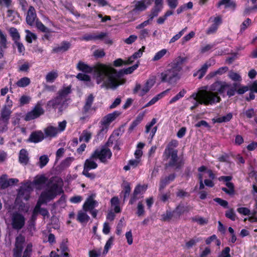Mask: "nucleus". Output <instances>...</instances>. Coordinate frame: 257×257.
I'll return each instance as SVG.
<instances>
[{"instance_id":"61","label":"nucleus","mask_w":257,"mask_h":257,"mask_svg":"<svg viewBox=\"0 0 257 257\" xmlns=\"http://www.w3.org/2000/svg\"><path fill=\"white\" fill-rule=\"evenodd\" d=\"M226 216L232 220H235L236 219V215L232 209H230L225 213Z\"/></svg>"},{"instance_id":"17","label":"nucleus","mask_w":257,"mask_h":257,"mask_svg":"<svg viewBox=\"0 0 257 257\" xmlns=\"http://www.w3.org/2000/svg\"><path fill=\"white\" fill-rule=\"evenodd\" d=\"M153 0H141L136 2L135 4V8L133 10L135 12H141L145 10L151 5Z\"/></svg>"},{"instance_id":"39","label":"nucleus","mask_w":257,"mask_h":257,"mask_svg":"<svg viewBox=\"0 0 257 257\" xmlns=\"http://www.w3.org/2000/svg\"><path fill=\"white\" fill-rule=\"evenodd\" d=\"M211 65V63L210 62H206L198 70L197 73L199 74V78L200 79L201 78L205 75L207 70Z\"/></svg>"},{"instance_id":"13","label":"nucleus","mask_w":257,"mask_h":257,"mask_svg":"<svg viewBox=\"0 0 257 257\" xmlns=\"http://www.w3.org/2000/svg\"><path fill=\"white\" fill-rule=\"evenodd\" d=\"M25 241V237L22 235H20L17 237L15 242V247L14 249V257H21Z\"/></svg>"},{"instance_id":"58","label":"nucleus","mask_w":257,"mask_h":257,"mask_svg":"<svg viewBox=\"0 0 257 257\" xmlns=\"http://www.w3.org/2000/svg\"><path fill=\"white\" fill-rule=\"evenodd\" d=\"M31 98L30 96L27 95H23L20 98V103L21 105L28 104L30 101Z\"/></svg>"},{"instance_id":"63","label":"nucleus","mask_w":257,"mask_h":257,"mask_svg":"<svg viewBox=\"0 0 257 257\" xmlns=\"http://www.w3.org/2000/svg\"><path fill=\"white\" fill-rule=\"evenodd\" d=\"M200 241V239L198 238H194L188 241H187L186 243V246L188 248H190L192 247L193 245H194L197 242H199Z\"/></svg>"},{"instance_id":"7","label":"nucleus","mask_w":257,"mask_h":257,"mask_svg":"<svg viewBox=\"0 0 257 257\" xmlns=\"http://www.w3.org/2000/svg\"><path fill=\"white\" fill-rule=\"evenodd\" d=\"M118 111H114L104 116L100 121V130L99 134L106 133L110 126V123L113 121L120 114Z\"/></svg>"},{"instance_id":"45","label":"nucleus","mask_w":257,"mask_h":257,"mask_svg":"<svg viewBox=\"0 0 257 257\" xmlns=\"http://www.w3.org/2000/svg\"><path fill=\"white\" fill-rule=\"evenodd\" d=\"M178 143L176 140L171 141L168 145L167 148H166V153H168L170 152V151H176L174 149V148L178 146Z\"/></svg>"},{"instance_id":"8","label":"nucleus","mask_w":257,"mask_h":257,"mask_svg":"<svg viewBox=\"0 0 257 257\" xmlns=\"http://www.w3.org/2000/svg\"><path fill=\"white\" fill-rule=\"evenodd\" d=\"M94 97L92 95H89L86 100L85 105L82 110V116L80 119L82 121L88 119L91 115V106L93 102Z\"/></svg>"},{"instance_id":"25","label":"nucleus","mask_w":257,"mask_h":257,"mask_svg":"<svg viewBox=\"0 0 257 257\" xmlns=\"http://www.w3.org/2000/svg\"><path fill=\"white\" fill-rule=\"evenodd\" d=\"M44 132L45 133V137L46 138H54L59 134L57 127L51 125L46 127L44 130Z\"/></svg>"},{"instance_id":"10","label":"nucleus","mask_w":257,"mask_h":257,"mask_svg":"<svg viewBox=\"0 0 257 257\" xmlns=\"http://www.w3.org/2000/svg\"><path fill=\"white\" fill-rule=\"evenodd\" d=\"M93 154H96L95 156L102 163L106 162L112 156L110 150L107 148H103L100 150L97 149Z\"/></svg>"},{"instance_id":"3","label":"nucleus","mask_w":257,"mask_h":257,"mask_svg":"<svg viewBox=\"0 0 257 257\" xmlns=\"http://www.w3.org/2000/svg\"><path fill=\"white\" fill-rule=\"evenodd\" d=\"M61 182L58 183L51 182L44 191L37 202V204L34 210V215L39 212L44 216L48 215V212L45 209L40 208L41 205L53 199L57 195L62 192Z\"/></svg>"},{"instance_id":"40","label":"nucleus","mask_w":257,"mask_h":257,"mask_svg":"<svg viewBox=\"0 0 257 257\" xmlns=\"http://www.w3.org/2000/svg\"><path fill=\"white\" fill-rule=\"evenodd\" d=\"M26 40L29 43H32L33 41L37 39V35L28 30H26Z\"/></svg>"},{"instance_id":"53","label":"nucleus","mask_w":257,"mask_h":257,"mask_svg":"<svg viewBox=\"0 0 257 257\" xmlns=\"http://www.w3.org/2000/svg\"><path fill=\"white\" fill-rule=\"evenodd\" d=\"M101 254V248H95L89 251V257H99Z\"/></svg>"},{"instance_id":"52","label":"nucleus","mask_w":257,"mask_h":257,"mask_svg":"<svg viewBox=\"0 0 257 257\" xmlns=\"http://www.w3.org/2000/svg\"><path fill=\"white\" fill-rule=\"evenodd\" d=\"M186 30V28H184L180 31L178 34L174 36L170 40V43H173L179 40L182 35L184 34Z\"/></svg>"},{"instance_id":"6","label":"nucleus","mask_w":257,"mask_h":257,"mask_svg":"<svg viewBox=\"0 0 257 257\" xmlns=\"http://www.w3.org/2000/svg\"><path fill=\"white\" fill-rule=\"evenodd\" d=\"M155 83L156 77L152 76L143 85L137 83L133 90L134 93L141 96H144L150 91Z\"/></svg>"},{"instance_id":"31","label":"nucleus","mask_w":257,"mask_h":257,"mask_svg":"<svg viewBox=\"0 0 257 257\" xmlns=\"http://www.w3.org/2000/svg\"><path fill=\"white\" fill-rule=\"evenodd\" d=\"M87 211H79L77 215V220L81 223L87 222L89 219Z\"/></svg>"},{"instance_id":"5","label":"nucleus","mask_w":257,"mask_h":257,"mask_svg":"<svg viewBox=\"0 0 257 257\" xmlns=\"http://www.w3.org/2000/svg\"><path fill=\"white\" fill-rule=\"evenodd\" d=\"M46 178L44 176H36L33 183L27 182L21 187L18 192L16 202L19 204L22 200H28L30 197L31 191L33 187L40 189L41 187L45 183Z\"/></svg>"},{"instance_id":"24","label":"nucleus","mask_w":257,"mask_h":257,"mask_svg":"<svg viewBox=\"0 0 257 257\" xmlns=\"http://www.w3.org/2000/svg\"><path fill=\"white\" fill-rule=\"evenodd\" d=\"M142 164V160L137 159L130 160L127 165L124 166L123 169L125 171H128L131 169H135Z\"/></svg>"},{"instance_id":"20","label":"nucleus","mask_w":257,"mask_h":257,"mask_svg":"<svg viewBox=\"0 0 257 257\" xmlns=\"http://www.w3.org/2000/svg\"><path fill=\"white\" fill-rule=\"evenodd\" d=\"M210 20L212 24L208 30V34L213 33L215 32L218 29V26L222 23L221 18L219 16L211 18Z\"/></svg>"},{"instance_id":"59","label":"nucleus","mask_w":257,"mask_h":257,"mask_svg":"<svg viewBox=\"0 0 257 257\" xmlns=\"http://www.w3.org/2000/svg\"><path fill=\"white\" fill-rule=\"evenodd\" d=\"M250 24L251 20L248 18L246 19L240 25V31H244L250 25Z\"/></svg>"},{"instance_id":"12","label":"nucleus","mask_w":257,"mask_h":257,"mask_svg":"<svg viewBox=\"0 0 257 257\" xmlns=\"http://www.w3.org/2000/svg\"><path fill=\"white\" fill-rule=\"evenodd\" d=\"M40 102H38L34 109L29 112L25 116L26 120H30L38 117L44 113V110Z\"/></svg>"},{"instance_id":"36","label":"nucleus","mask_w":257,"mask_h":257,"mask_svg":"<svg viewBox=\"0 0 257 257\" xmlns=\"http://www.w3.org/2000/svg\"><path fill=\"white\" fill-rule=\"evenodd\" d=\"M228 70L227 67H222L219 68L217 70L210 72L207 76L208 77L212 78L217 75H222Z\"/></svg>"},{"instance_id":"33","label":"nucleus","mask_w":257,"mask_h":257,"mask_svg":"<svg viewBox=\"0 0 257 257\" xmlns=\"http://www.w3.org/2000/svg\"><path fill=\"white\" fill-rule=\"evenodd\" d=\"M11 110L10 109L7 108L6 106H5L2 111L1 113V118L4 121H8L10 116L11 114Z\"/></svg>"},{"instance_id":"30","label":"nucleus","mask_w":257,"mask_h":257,"mask_svg":"<svg viewBox=\"0 0 257 257\" xmlns=\"http://www.w3.org/2000/svg\"><path fill=\"white\" fill-rule=\"evenodd\" d=\"M169 91V89H168L162 93L155 96L149 102H148L144 106V108L149 107L151 105H153L155 104L156 102H157L160 99L162 98L165 94Z\"/></svg>"},{"instance_id":"14","label":"nucleus","mask_w":257,"mask_h":257,"mask_svg":"<svg viewBox=\"0 0 257 257\" xmlns=\"http://www.w3.org/2000/svg\"><path fill=\"white\" fill-rule=\"evenodd\" d=\"M198 171L199 172L198 174L199 179H207L208 178L211 179L214 178V175L212 171L210 169H208L205 166H201L199 168Z\"/></svg>"},{"instance_id":"55","label":"nucleus","mask_w":257,"mask_h":257,"mask_svg":"<svg viewBox=\"0 0 257 257\" xmlns=\"http://www.w3.org/2000/svg\"><path fill=\"white\" fill-rule=\"evenodd\" d=\"M229 77L234 81H240L241 79L239 74L235 72H230L228 74Z\"/></svg>"},{"instance_id":"16","label":"nucleus","mask_w":257,"mask_h":257,"mask_svg":"<svg viewBox=\"0 0 257 257\" xmlns=\"http://www.w3.org/2000/svg\"><path fill=\"white\" fill-rule=\"evenodd\" d=\"M18 181L17 179L11 178L8 179L7 175H3L0 178V187L2 189H5L9 186L18 183Z\"/></svg>"},{"instance_id":"43","label":"nucleus","mask_w":257,"mask_h":257,"mask_svg":"<svg viewBox=\"0 0 257 257\" xmlns=\"http://www.w3.org/2000/svg\"><path fill=\"white\" fill-rule=\"evenodd\" d=\"M36 27L37 28L42 32L49 33L50 31L48 28L46 27L39 20L37 19L35 22Z\"/></svg>"},{"instance_id":"64","label":"nucleus","mask_w":257,"mask_h":257,"mask_svg":"<svg viewBox=\"0 0 257 257\" xmlns=\"http://www.w3.org/2000/svg\"><path fill=\"white\" fill-rule=\"evenodd\" d=\"M230 248L229 247H226L221 252L220 257H230L229 253Z\"/></svg>"},{"instance_id":"2","label":"nucleus","mask_w":257,"mask_h":257,"mask_svg":"<svg viewBox=\"0 0 257 257\" xmlns=\"http://www.w3.org/2000/svg\"><path fill=\"white\" fill-rule=\"evenodd\" d=\"M236 90V86H232L225 82H216L213 83L209 91L206 90H199L197 93H193L190 98L195 100L194 105L191 107L193 109L199 104L205 105L214 104L220 101L218 93H223L225 91L229 96H233Z\"/></svg>"},{"instance_id":"42","label":"nucleus","mask_w":257,"mask_h":257,"mask_svg":"<svg viewBox=\"0 0 257 257\" xmlns=\"http://www.w3.org/2000/svg\"><path fill=\"white\" fill-rule=\"evenodd\" d=\"M30 83V80L28 77H23L18 81L16 84L20 87H24L28 86Z\"/></svg>"},{"instance_id":"48","label":"nucleus","mask_w":257,"mask_h":257,"mask_svg":"<svg viewBox=\"0 0 257 257\" xmlns=\"http://www.w3.org/2000/svg\"><path fill=\"white\" fill-rule=\"evenodd\" d=\"M49 159L47 156L43 155L40 157L38 165L41 168H42L48 163Z\"/></svg>"},{"instance_id":"56","label":"nucleus","mask_w":257,"mask_h":257,"mask_svg":"<svg viewBox=\"0 0 257 257\" xmlns=\"http://www.w3.org/2000/svg\"><path fill=\"white\" fill-rule=\"evenodd\" d=\"M76 77L79 80H80L81 81H84L85 82H89L91 80V78H90V76H89L87 74L81 73H79L77 75Z\"/></svg>"},{"instance_id":"26","label":"nucleus","mask_w":257,"mask_h":257,"mask_svg":"<svg viewBox=\"0 0 257 257\" xmlns=\"http://www.w3.org/2000/svg\"><path fill=\"white\" fill-rule=\"evenodd\" d=\"M19 160L21 164L26 165L29 161L28 151L25 149H22L20 151Z\"/></svg>"},{"instance_id":"19","label":"nucleus","mask_w":257,"mask_h":257,"mask_svg":"<svg viewBox=\"0 0 257 257\" xmlns=\"http://www.w3.org/2000/svg\"><path fill=\"white\" fill-rule=\"evenodd\" d=\"M37 15L34 7L30 6L26 16V22L30 26H33L36 21Z\"/></svg>"},{"instance_id":"54","label":"nucleus","mask_w":257,"mask_h":257,"mask_svg":"<svg viewBox=\"0 0 257 257\" xmlns=\"http://www.w3.org/2000/svg\"><path fill=\"white\" fill-rule=\"evenodd\" d=\"M139 67V64H136L134 66L128 67L127 68L122 70L120 73H123L125 74H131Z\"/></svg>"},{"instance_id":"29","label":"nucleus","mask_w":257,"mask_h":257,"mask_svg":"<svg viewBox=\"0 0 257 257\" xmlns=\"http://www.w3.org/2000/svg\"><path fill=\"white\" fill-rule=\"evenodd\" d=\"M145 146V144L143 143H139L137 145V149L135 152L134 155L136 158L141 160L143 155V149Z\"/></svg>"},{"instance_id":"11","label":"nucleus","mask_w":257,"mask_h":257,"mask_svg":"<svg viewBox=\"0 0 257 257\" xmlns=\"http://www.w3.org/2000/svg\"><path fill=\"white\" fill-rule=\"evenodd\" d=\"M67 102L66 100H62V98L57 95L54 99L49 101L47 105L54 108H58L60 111H62L66 107Z\"/></svg>"},{"instance_id":"51","label":"nucleus","mask_w":257,"mask_h":257,"mask_svg":"<svg viewBox=\"0 0 257 257\" xmlns=\"http://www.w3.org/2000/svg\"><path fill=\"white\" fill-rule=\"evenodd\" d=\"M175 178V176L174 175L172 174V175H170L169 176H168V178L164 179V180H162L161 181V183H160V188L161 189H162L163 188H164V187L166 186V185L168 183H169L170 181H173Z\"/></svg>"},{"instance_id":"60","label":"nucleus","mask_w":257,"mask_h":257,"mask_svg":"<svg viewBox=\"0 0 257 257\" xmlns=\"http://www.w3.org/2000/svg\"><path fill=\"white\" fill-rule=\"evenodd\" d=\"M15 45L17 47L19 53L20 54H22V55H24L25 51V48L23 44L22 43H21L19 41H16V42H15Z\"/></svg>"},{"instance_id":"46","label":"nucleus","mask_w":257,"mask_h":257,"mask_svg":"<svg viewBox=\"0 0 257 257\" xmlns=\"http://www.w3.org/2000/svg\"><path fill=\"white\" fill-rule=\"evenodd\" d=\"M9 32L15 42L19 41L20 36L16 29L11 28L10 29Z\"/></svg>"},{"instance_id":"62","label":"nucleus","mask_w":257,"mask_h":257,"mask_svg":"<svg viewBox=\"0 0 257 257\" xmlns=\"http://www.w3.org/2000/svg\"><path fill=\"white\" fill-rule=\"evenodd\" d=\"M138 37L135 35H132L130 37L123 40L124 42L127 44H132L137 39Z\"/></svg>"},{"instance_id":"37","label":"nucleus","mask_w":257,"mask_h":257,"mask_svg":"<svg viewBox=\"0 0 257 257\" xmlns=\"http://www.w3.org/2000/svg\"><path fill=\"white\" fill-rule=\"evenodd\" d=\"M194 222H197L200 225H204L208 223V219L199 216H195L192 218Z\"/></svg>"},{"instance_id":"21","label":"nucleus","mask_w":257,"mask_h":257,"mask_svg":"<svg viewBox=\"0 0 257 257\" xmlns=\"http://www.w3.org/2000/svg\"><path fill=\"white\" fill-rule=\"evenodd\" d=\"M98 203L92 196L88 197L83 205V209L85 211L92 210L97 206Z\"/></svg>"},{"instance_id":"27","label":"nucleus","mask_w":257,"mask_h":257,"mask_svg":"<svg viewBox=\"0 0 257 257\" xmlns=\"http://www.w3.org/2000/svg\"><path fill=\"white\" fill-rule=\"evenodd\" d=\"M232 118V114L231 113H228L225 115L217 116L213 118L212 119V121L214 123L226 122L230 121Z\"/></svg>"},{"instance_id":"47","label":"nucleus","mask_w":257,"mask_h":257,"mask_svg":"<svg viewBox=\"0 0 257 257\" xmlns=\"http://www.w3.org/2000/svg\"><path fill=\"white\" fill-rule=\"evenodd\" d=\"M181 213V211H180V207H178L176 208V210L175 212L173 213H172L171 212H167L165 214H163L162 215V219L163 220H168L172 218V217L173 216L174 213Z\"/></svg>"},{"instance_id":"9","label":"nucleus","mask_w":257,"mask_h":257,"mask_svg":"<svg viewBox=\"0 0 257 257\" xmlns=\"http://www.w3.org/2000/svg\"><path fill=\"white\" fill-rule=\"evenodd\" d=\"M25 218L19 212H14L11 215V224L13 228L19 230L25 225Z\"/></svg>"},{"instance_id":"28","label":"nucleus","mask_w":257,"mask_h":257,"mask_svg":"<svg viewBox=\"0 0 257 257\" xmlns=\"http://www.w3.org/2000/svg\"><path fill=\"white\" fill-rule=\"evenodd\" d=\"M58 77V71L56 70L51 71L47 73L45 79L47 83H53Z\"/></svg>"},{"instance_id":"22","label":"nucleus","mask_w":257,"mask_h":257,"mask_svg":"<svg viewBox=\"0 0 257 257\" xmlns=\"http://www.w3.org/2000/svg\"><path fill=\"white\" fill-rule=\"evenodd\" d=\"M44 138V135L42 131H36L31 134L29 137V141L31 142L37 143L42 141Z\"/></svg>"},{"instance_id":"23","label":"nucleus","mask_w":257,"mask_h":257,"mask_svg":"<svg viewBox=\"0 0 257 257\" xmlns=\"http://www.w3.org/2000/svg\"><path fill=\"white\" fill-rule=\"evenodd\" d=\"M71 87L70 86H64L58 92V96L62 98V100L67 101L69 99L67 96L71 93Z\"/></svg>"},{"instance_id":"4","label":"nucleus","mask_w":257,"mask_h":257,"mask_svg":"<svg viewBox=\"0 0 257 257\" xmlns=\"http://www.w3.org/2000/svg\"><path fill=\"white\" fill-rule=\"evenodd\" d=\"M186 57H179L172 63L171 68L161 73L160 78L162 82L174 84L179 80V72L182 69L181 65L186 61Z\"/></svg>"},{"instance_id":"32","label":"nucleus","mask_w":257,"mask_h":257,"mask_svg":"<svg viewBox=\"0 0 257 257\" xmlns=\"http://www.w3.org/2000/svg\"><path fill=\"white\" fill-rule=\"evenodd\" d=\"M146 114L145 111L142 112L140 113L136 119L132 123L130 128L133 130L134 129L137 125H138L143 119Z\"/></svg>"},{"instance_id":"18","label":"nucleus","mask_w":257,"mask_h":257,"mask_svg":"<svg viewBox=\"0 0 257 257\" xmlns=\"http://www.w3.org/2000/svg\"><path fill=\"white\" fill-rule=\"evenodd\" d=\"M163 157L164 159L168 162L169 165H174L178 158L177 151H170L168 153H166L165 151Z\"/></svg>"},{"instance_id":"15","label":"nucleus","mask_w":257,"mask_h":257,"mask_svg":"<svg viewBox=\"0 0 257 257\" xmlns=\"http://www.w3.org/2000/svg\"><path fill=\"white\" fill-rule=\"evenodd\" d=\"M96 154H92L91 156L85 161L83 169L92 170L97 167L96 163L97 158L95 156Z\"/></svg>"},{"instance_id":"41","label":"nucleus","mask_w":257,"mask_h":257,"mask_svg":"<svg viewBox=\"0 0 257 257\" xmlns=\"http://www.w3.org/2000/svg\"><path fill=\"white\" fill-rule=\"evenodd\" d=\"M219 6L224 5L226 8L234 9L235 5L231 0H222L218 3Z\"/></svg>"},{"instance_id":"44","label":"nucleus","mask_w":257,"mask_h":257,"mask_svg":"<svg viewBox=\"0 0 257 257\" xmlns=\"http://www.w3.org/2000/svg\"><path fill=\"white\" fill-rule=\"evenodd\" d=\"M70 45L68 42H63L61 44L60 46L55 48L54 49V51L59 52H64L66 51L70 48Z\"/></svg>"},{"instance_id":"34","label":"nucleus","mask_w":257,"mask_h":257,"mask_svg":"<svg viewBox=\"0 0 257 257\" xmlns=\"http://www.w3.org/2000/svg\"><path fill=\"white\" fill-rule=\"evenodd\" d=\"M111 207L116 213H118L120 211L118 198L113 197L111 199Z\"/></svg>"},{"instance_id":"50","label":"nucleus","mask_w":257,"mask_h":257,"mask_svg":"<svg viewBox=\"0 0 257 257\" xmlns=\"http://www.w3.org/2000/svg\"><path fill=\"white\" fill-rule=\"evenodd\" d=\"M186 93V91L185 90H182L180 91L176 95L173 97L169 101L170 104L173 103L176 101L178 100L181 98L183 97L185 94Z\"/></svg>"},{"instance_id":"1","label":"nucleus","mask_w":257,"mask_h":257,"mask_svg":"<svg viewBox=\"0 0 257 257\" xmlns=\"http://www.w3.org/2000/svg\"><path fill=\"white\" fill-rule=\"evenodd\" d=\"M77 68L85 73L93 72L96 83L101 87L115 88L123 84L125 80L119 76V73L110 65L101 63L96 64L91 67L86 63L79 62Z\"/></svg>"},{"instance_id":"49","label":"nucleus","mask_w":257,"mask_h":257,"mask_svg":"<svg viewBox=\"0 0 257 257\" xmlns=\"http://www.w3.org/2000/svg\"><path fill=\"white\" fill-rule=\"evenodd\" d=\"M167 52V50L165 49H162L156 53L153 58L154 61H158L161 59Z\"/></svg>"},{"instance_id":"57","label":"nucleus","mask_w":257,"mask_h":257,"mask_svg":"<svg viewBox=\"0 0 257 257\" xmlns=\"http://www.w3.org/2000/svg\"><path fill=\"white\" fill-rule=\"evenodd\" d=\"M0 44L4 48H6L7 38L6 36L0 30Z\"/></svg>"},{"instance_id":"38","label":"nucleus","mask_w":257,"mask_h":257,"mask_svg":"<svg viewBox=\"0 0 257 257\" xmlns=\"http://www.w3.org/2000/svg\"><path fill=\"white\" fill-rule=\"evenodd\" d=\"M114 239V238L113 236H111L108 239L104 246L103 251L102 252L103 256L105 255V254L108 252L109 249L110 248L113 244Z\"/></svg>"},{"instance_id":"35","label":"nucleus","mask_w":257,"mask_h":257,"mask_svg":"<svg viewBox=\"0 0 257 257\" xmlns=\"http://www.w3.org/2000/svg\"><path fill=\"white\" fill-rule=\"evenodd\" d=\"M92 136L91 132L87 130H84L79 137L80 141H84L85 142H88L90 140Z\"/></svg>"}]
</instances>
